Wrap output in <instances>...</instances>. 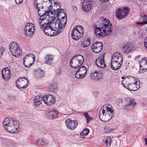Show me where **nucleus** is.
Wrapping results in <instances>:
<instances>
[{"mask_svg": "<svg viewBox=\"0 0 147 147\" xmlns=\"http://www.w3.org/2000/svg\"><path fill=\"white\" fill-rule=\"evenodd\" d=\"M112 30L113 27L111 23L109 20L105 18L102 19L99 27L96 26L94 27L95 34L98 37L111 34Z\"/></svg>", "mask_w": 147, "mask_h": 147, "instance_id": "f257e3e1", "label": "nucleus"}, {"mask_svg": "<svg viewBox=\"0 0 147 147\" xmlns=\"http://www.w3.org/2000/svg\"><path fill=\"white\" fill-rule=\"evenodd\" d=\"M3 124L5 129L8 132L15 133L19 131V122L14 119L6 118Z\"/></svg>", "mask_w": 147, "mask_h": 147, "instance_id": "f03ea898", "label": "nucleus"}, {"mask_svg": "<svg viewBox=\"0 0 147 147\" xmlns=\"http://www.w3.org/2000/svg\"><path fill=\"white\" fill-rule=\"evenodd\" d=\"M113 109L110 105L104 106L100 109L99 112V117L100 120L104 122L110 120L113 115Z\"/></svg>", "mask_w": 147, "mask_h": 147, "instance_id": "7ed1b4c3", "label": "nucleus"}, {"mask_svg": "<svg viewBox=\"0 0 147 147\" xmlns=\"http://www.w3.org/2000/svg\"><path fill=\"white\" fill-rule=\"evenodd\" d=\"M123 58L122 54L118 52L115 53L111 58V67L114 70L119 69L123 63Z\"/></svg>", "mask_w": 147, "mask_h": 147, "instance_id": "20e7f679", "label": "nucleus"}, {"mask_svg": "<svg viewBox=\"0 0 147 147\" xmlns=\"http://www.w3.org/2000/svg\"><path fill=\"white\" fill-rule=\"evenodd\" d=\"M9 50L12 55L17 57H19L22 53L20 45L15 42H11L10 44Z\"/></svg>", "mask_w": 147, "mask_h": 147, "instance_id": "39448f33", "label": "nucleus"}, {"mask_svg": "<svg viewBox=\"0 0 147 147\" xmlns=\"http://www.w3.org/2000/svg\"><path fill=\"white\" fill-rule=\"evenodd\" d=\"M84 32L83 28L82 26H76L72 30L71 34L72 37L74 40H77L82 36Z\"/></svg>", "mask_w": 147, "mask_h": 147, "instance_id": "423d86ee", "label": "nucleus"}, {"mask_svg": "<svg viewBox=\"0 0 147 147\" xmlns=\"http://www.w3.org/2000/svg\"><path fill=\"white\" fill-rule=\"evenodd\" d=\"M35 60V56L32 54L27 55L24 57L23 60L24 65L26 67H29L34 63Z\"/></svg>", "mask_w": 147, "mask_h": 147, "instance_id": "0eeeda50", "label": "nucleus"}, {"mask_svg": "<svg viewBox=\"0 0 147 147\" xmlns=\"http://www.w3.org/2000/svg\"><path fill=\"white\" fill-rule=\"evenodd\" d=\"M28 81L25 77H21L18 79L16 82L17 87L21 89L25 88L27 87Z\"/></svg>", "mask_w": 147, "mask_h": 147, "instance_id": "6e6552de", "label": "nucleus"}, {"mask_svg": "<svg viewBox=\"0 0 147 147\" xmlns=\"http://www.w3.org/2000/svg\"><path fill=\"white\" fill-rule=\"evenodd\" d=\"M56 101L55 97L50 95L43 96V101L47 106H51L54 104Z\"/></svg>", "mask_w": 147, "mask_h": 147, "instance_id": "1a4fd4ad", "label": "nucleus"}, {"mask_svg": "<svg viewBox=\"0 0 147 147\" xmlns=\"http://www.w3.org/2000/svg\"><path fill=\"white\" fill-rule=\"evenodd\" d=\"M128 11V9L126 7L122 9H119L116 12V16L117 18L121 19L125 18L127 16Z\"/></svg>", "mask_w": 147, "mask_h": 147, "instance_id": "9d476101", "label": "nucleus"}, {"mask_svg": "<svg viewBox=\"0 0 147 147\" xmlns=\"http://www.w3.org/2000/svg\"><path fill=\"white\" fill-rule=\"evenodd\" d=\"M34 31V25L32 23H28L26 24L24 31L27 36H31Z\"/></svg>", "mask_w": 147, "mask_h": 147, "instance_id": "9b49d317", "label": "nucleus"}, {"mask_svg": "<svg viewBox=\"0 0 147 147\" xmlns=\"http://www.w3.org/2000/svg\"><path fill=\"white\" fill-rule=\"evenodd\" d=\"M65 123L67 127L71 130L75 129L78 124L77 121L72 120L70 119H67L65 121Z\"/></svg>", "mask_w": 147, "mask_h": 147, "instance_id": "f8f14e48", "label": "nucleus"}, {"mask_svg": "<svg viewBox=\"0 0 147 147\" xmlns=\"http://www.w3.org/2000/svg\"><path fill=\"white\" fill-rule=\"evenodd\" d=\"M126 88L129 90L135 91L138 89L140 88V82L138 80L135 81L134 82L128 85Z\"/></svg>", "mask_w": 147, "mask_h": 147, "instance_id": "ddd939ff", "label": "nucleus"}, {"mask_svg": "<svg viewBox=\"0 0 147 147\" xmlns=\"http://www.w3.org/2000/svg\"><path fill=\"white\" fill-rule=\"evenodd\" d=\"M103 48V44L100 42H97L93 44L91 46L92 51L95 53H99Z\"/></svg>", "mask_w": 147, "mask_h": 147, "instance_id": "4468645a", "label": "nucleus"}, {"mask_svg": "<svg viewBox=\"0 0 147 147\" xmlns=\"http://www.w3.org/2000/svg\"><path fill=\"white\" fill-rule=\"evenodd\" d=\"M122 50L124 53H129L134 49V47L131 42H128L123 45L122 47Z\"/></svg>", "mask_w": 147, "mask_h": 147, "instance_id": "2eb2a0df", "label": "nucleus"}, {"mask_svg": "<svg viewBox=\"0 0 147 147\" xmlns=\"http://www.w3.org/2000/svg\"><path fill=\"white\" fill-rule=\"evenodd\" d=\"M90 77L92 80L98 81L102 79V74L100 71H95L90 74Z\"/></svg>", "mask_w": 147, "mask_h": 147, "instance_id": "dca6fc26", "label": "nucleus"}, {"mask_svg": "<svg viewBox=\"0 0 147 147\" xmlns=\"http://www.w3.org/2000/svg\"><path fill=\"white\" fill-rule=\"evenodd\" d=\"M2 77L5 80L7 81L10 78L11 73L10 71L7 68L3 69L2 71Z\"/></svg>", "mask_w": 147, "mask_h": 147, "instance_id": "f3484780", "label": "nucleus"}, {"mask_svg": "<svg viewBox=\"0 0 147 147\" xmlns=\"http://www.w3.org/2000/svg\"><path fill=\"white\" fill-rule=\"evenodd\" d=\"M82 5V9L84 11H88L90 10L91 5V2L89 0H85Z\"/></svg>", "mask_w": 147, "mask_h": 147, "instance_id": "a211bd4d", "label": "nucleus"}, {"mask_svg": "<svg viewBox=\"0 0 147 147\" xmlns=\"http://www.w3.org/2000/svg\"><path fill=\"white\" fill-rule=\"evenodd\" d=\"M96 65L98 67L104 68L106 66L104 60L101 58H98L95 61Z\"/></svg>", "mask_w": 147, "mask_h": 147, "instance_id": "6ab92c4d", "label": "nucleus"}, {"mask_svg": "<svg viewBox=\"0 0 147 147\" xmlns=\"http://www.w3.org/2000/svg\"><path fill=\"white\" fill-rule=\"evenodd\" d=\"M140 21L141 22H138L137 23L142 25L147 24V16L144 13H142L140 14Z\"/></svg>", "mask_w": 147, "mask_h": 147, "instance_id": "aec40b11", "label": "nucleus"}, {"mask_svg": "<svg viewBox=\"0 0 147 147\" xmlns=\"http://www.w3.org/2000/svg\"><path fill=\"white\" fill-rule=\"evenodd\" d=\"M45 63L46 64H50L53 63V57L52 55L50 54L46 55L45 57Z\"/></svg>", "mask_w": 147, "mask_h": 147, "instance_id": "412c9836", "label": "nucleus"}, {"mask_svg": "<svg viewBox=\"0 0 147 147\" xmlns=\"http://www.w3.org/2000/svg\"><path fill=\"white\" fill-rule=\"evenodd\" d=\"M140 69L142 71L147 69V58L142 59L140 64Z\"/></svg>", "mask_w": 147, "mask_h": 147, "instance_id": "4be33fe9", "label": "nucleus"}, {"mask_svg": "<svg viewBox=\"0 0 147 147\" xmlns=\"http://www.w3.org/2000/svg\"><path fill=\"white\" fill-rule=\"evenodd\" d=\"M47 115L50 119H54L58 116V112L56 110H53L48 112Z\"/></svg>", "mask_w": 147, "mask_h": 147, "instance_id": "5701e85b", "label": "nucleus"}, {"mask_svg": "<svg viewBox=\"0 0 147 147\" xmlns=\"http://www.w3.org/2000/svg\"><path fill=\"white\" fill-rule=\"evenodd\" d=\"M42 100L43 101V96L41 95L36 96L34 100V105L36 106L39 105L41 104Z\"/></svg>", "mask_w": 147, "mask_h": 147, "instance_id": "b1692460", "label": "nucleus"}, {"mask_svg": "<svg viewBox=\"0 0 147 147\" xmlns=\"http://www.w3.org/2000/svg\"><path fill=\"white\" fill-rule=\"evenodd\" d=\"M111 139L110 137H105L102 140V144L105 146H109L111 144Z\"/></svg>", "mask_w": 147, "mask_h": 147, "instance_id": "393cba45", "label": "nucleus"}, {"mask_svg": "<svg viewBox=\"0 0 147 147\" xmlns=\"http://www.w3.org/2000/svg\"><path fill=\"white\" fill-rule=\"evenodd\" d=\"M72 58L76 59L77 61H78L79 65H81L83 63L84 59L83 57L80 55H77L74 56Z\"/></svg>", "mask_w": 147, "mask_h": 147, "instance_id": "a878e982", "label": "nucleus"}, {"mask_svg": "<svg viewBox=\"0 0 147 147\" xmlns=\"http://www.w3.org/2000/svg\"><path fill=\"white\" fill-rule=\"evenodd\" d=\"M70 65L71 67L74 68H76L81 65H79L78 61H76V59L72 57L70 61Z\"/></svg>", "mask_w": 147, "mask_h": 147, "instance_id": "bb28decb", "label": "nucleus"}, {"mask_svg": "<svg viewBox=\"0 0 147 147\" xmlns=\"http://www.w3.org/2000/svg\"><path fill=\"white\" fill-rule=\"evenodd\" d=\"M57 20L58 21L59 23L60 24V27L63 29L66 24L67 21L66 18L62 17L61 19L59 18V20Z\"/></svg>", "mask_w": 147, "mask_h": 147, "instance_id": "cd10ccee", "label": "nucleus"}, {"mask_svg": "<svg viewBox=\"0 0 147 147\" xmlns=\"http://www.w3.org/2000/svg\"><path fill=\"white\" fill-rule=\"evenodd\" d=\"M48 141L46 139H39L35 141V144L39 146H42L47 144Z\"/></svg>", "mask_w": 147, "mask_h": 147, "instance_id": "c85d7f7f", "label": "nucleus"}, {"mask_svg": "<svg viewBox=\"0 0 147 147\" xmlns=\"http://www.w3.org/2000/svg\"><path fill=\"white\" fill-rule=\"evenodd\" d=\"M52 31L50 28L49 26L46 25V27H44L43 30V31L48 36H52L53 35V33H55L54 32H53V34L51 32V31Z\"/></svg>", "mask_w": 147, "mask_h": 147, "instance_id": "c756f323", "label": "nucleus"}, {"mask_svg": "<svg viewBox=\"0 0 147 147\" xmlns=\"http://www.w3.org/2000/svg\"><path fill=\"white\" fill-rule=\"evenodd\" d=\"M55 22V26L56 27V28H57V31L55 32V33H53L54 35H56L59 34L60 32H61L62 31L63 29L60 27V25L59 24L58 22V21L57 20Z\"/></svg>", "mask_w": 147, "mask_h": 147, "instance_id": "7c9ffc66", "label": "nucleus"}, {"mask_svg": "<svg viewBox=\"0 0 147 147\" xmlns=\"http://www.w3.org/2000/svg\"><path fill=\"white\" fill-rule=\"evenodd\" d=\"M90 40L88 38L84 40L81 42V46L84 48L87 47L90 45Z\"/></svg>", "mask_w": 147, "mask_h": 147, "instance_id": "2f4dec72", "label": "nucleus"}, {"mask_svg": "<svg viewBox=\"0 0 147 147\" xmlns=\"http://www.w3.org/2000/svg\"><path fill=\"white\" fill-rule=\"evenodd\" d=\"M82 115L85 118L87 123H88L89 121L93 119L92 117L87 112L83 113Z\"/></svg>", "mask_w": 147, "mask_h": 147, "instance_id": "473e14b6", "label": "nucleus"}, {"mask_svg": "<svg viewBox=\"0 0 147 147\" xmlns=\"http://www.w3.org/2000/svg\"><path fill=\"white\" fill-rule=\"evenodd\" d=\"M129 102L126 104L125 106V109H127V107L130 106H134L136 104L134 99L130 98L129 100Z\"/></svg>", "mask_w": 147, "mask_h": 147, "instance_id": "72a5a7b5", "label": "nucleus"}, {"mask_svg": "<svg viewBox=\"0 0 147 147\" xmlns=\"http://www.w3.org/2000/svg\"><path fill=\"white\" fill-rule=\"evenodd\" d=\"M78 71H79L80 74L85 75L87 71L86 68L85 66H82L80 67Z\"/></svg>", "mask_w": 147, "mask_h": 147, "instance_id": "f704fd0d", "label": "nucleus"}, {"mask_svg": "<svg viewBox=\"0 0 147 147\" xmlns=\"http://www.w3.org/2000/svg\"><path fill=\"white\" fill-rule=\"evenodd\" d=\"M89 132V130L87 128L84 129L80 133V136L82 137L83 136H87Z\"/></svg>", "mask_w": 147, "mask_h": 147, "instance_id": "c9c22d12", "label": "nucleus"}, {"mask_svg": "<svg viewBox=\"0 0 147 147\" xmlns=\"http://www.w3.org/2000/svg\"><path fill=\"white\" fill-rule=\"evenodd\" d=\"M55 25V21H54L53 22L51 23L50 24H49L48 26L52 30H54L56 32L57 31V28H56Z\"/></svg>", "mask_w": 147, "mask_h": 147, "instance_id": "e433bc0d", "label": "nucleus"}, {"mask_svg": "<svg viewBox=\"0 0 147 147\" xmlns=\"http://www.w3.org/2000/svg\"><path fill=\"white\" fill-rule=\"evenodd\" d=\"M85 75L80 74L79 71H77L75 74V76L76 78H83Z\"/></svg>", "mask_w": 147, "mask_h": 147, "instance_id": "4c0bfd02", "label": "nucleus"}, {"mask_svg": "<svg viewBox=\"0 0 147 147\" xmlns=\"http://www.w3.org/2000/svg\"><path fill=\"white\" fill-rule=\"evenodd\" d=\"M38 22L40 26V28L41 29H43V30L44 29V27H46V25L47 26L49 25V24H46L45 22H43L40 21H38Z\"/></svg>", "mask_w": 147, "mask_h": 147, "instance_id": "58836bf2", "label": "nucleus"}, {"mask_svg": "<svg viewBox=\"0 0 147 147\" xmlns=\"http://www.w3.org/2000/svg\"><path fill=\"white\" fill-rule=\"evenodd\" d=\"M37 13L39 16L43 15L45 10L44 8H41L40 9L37 10Z\"/></svg>", "mask_w": 147, "mask_h": 147, "instance_id": "ea45409f", "label": "nucleus"}, {"mask_svg": "<svg viewBox=\"0 0 147 147\" xmlns=\"http://www.w3.org/2000/svg\"><path fill=\"white\" fill-rule=\"evenodd\" d=\"M42 3H38L36 5V7L37 10L40 9L41 8H44L43 6L42 5Z\"/></svg>", "mask_w": 147, "mask_h": 147, "instance_id": "a19ab883", "label": "nucleus"}, {"mask_svg": "<svg viewBox=\"0 0 147 147\" xmlns=\"http://www.w3.org/2000/svg\"><path fill=\"white\" fill-rule=\"evenodd\" d=\"M38 72L39 74L38 76L40 77H42L44 74V71L41 69H38Z\"/></svg>", "mask_w": 147, "mask_h": 147, "instance_id": "79ce46f5", "label": "nucleus"}, {"mask_svg": "<svg viewBox=\"0 0 147 147\" xmlns=\"http://www.w3.org/2000/svg\"><path fill=\"white\" fill-rule=\"evenodd\" d=\"M4 52V49L2 47L0 46V57H1L3 54Z\"/></svg>", "mask_w": 147, "mask_h": 147, "instance_id": "37998d69", "label": "nucleus"}, {"mask_svg": "<svg viewBox=\"0 0 147 147\" xmlns=\"http://www.w3.org/2000/svg\"><path fill=\"white\" fill-rule=\"evenodd\" d=\"M105 132L106 133L110 132L112 131V130L108 127H106L104 128Z\"/></svg>", "mask_w": 147, "mask_h": 147, "instance_id": "c03bdc74", "label": "nucleus"}, {"mask_svg": "<svg viewBox=\"0 0 147 147\" xmlns=\"http://www.w3.org/2000/svg\"><path fill=\"white\" fill-rule=\"evenodd\" d=\"M15 1L17 4H19L23 2V0H15Z\"/></svg>", "mask_w": 147, "mask_h": 147, "instance_id": "a18cd8bd", "label": "nucleus"}, {"mask_svg": "<svg viewBox=\"0 0 147 147\" xmlns=\"http://www.w3.org/2000/svg\"><path fill=\"white\" fill-rule=\"evenodd\" d=\"M144 45L147 49V37H146L144 40Z\"/></svg>", "mask_w": 147, "mask_h": 147, "instance_id": "49530a36", "label": "nucleus"}, {"mask_svg": "<svg viewBox=\"0 0 147 147\" xmlns=\"http://www.w3.org/2000/svg\"><path fill=\"white\" fill-rule=\"evenodd\" d=\"M40 16V20L39 21H41L42 22L45 20V18L44 17V16L43 15H41V16Z\"/></svg>", "mask_w": 147, "mask_h": 147, "instance_id": "de8ad7c7", "label": "nucleus"}, {"mask_svg": "<svg viewBox=\"0 0 147 147\" xmlns=\"http://www.w3.org/2000/svg\"><path fill=\"white\" fill-rule=\"evenodd\" d=\"M49 11H45L44 12V14H43V15L47 16H48L49 15Z\"/></svg>", "mask_w": 147, "mask_h": 147, "instance_id": "09e8293b", "label": "nucleus"}, {"mask_svg": "<svg viewBox=\"0 0 147 147\" xmlns=\"http://www.w3.org/2000/svg\"><path fill=\"white\" fill-rule=\"evenodd\" d=\"M49 1V2H50L51 3H52V0H45L44 1V2H46L47 1ZM35 1H36V2H37V0H35Z\"/></svg>", "mask_w": 147, "mask_h": 147, "instance_id": "8fccbe9b", "label": "nucleus"}, {"mask_svg": "<svg viewBox=\"0 0 147 147\" xmlns=\"http://www.w3.org/2000/svg\"><path fill=\"white\" fill-rule=\"evenodd\" d=\"M73 8L75 11H76L77 10V8L75 6H73Z\"/></svg>", "mask_w": 147, "mask_h": 147, "instance_id": "3c124183", "label": "nucleus"}, {"mask_svg": "<svg viewBox=\"0 0 147 147\" xmlns=\"http://www.w3.org/2000/svg\"><path fill=\"white\" fill-rule=\"evenodd\" d=\"M54 86H55L54 87L53 86L52 89L53 90H55V89L57 88L56 86V84H54Z\"/></svg>", "mask_w": 147, "mask_h": 147, "instance_id": "603ef678", "label": "nucleus"}, {"mask_svg": "<svg viewBox=\"0 0 147 147\" xmlns=\"http://www.w3.org/2000/svg\"><path fill=\"white\" fill-rule=\"evenodd\" d=\"M144 140L145 141V143L147 145V138H145Z\"/></svg>", "mask_w": 147, "mask_h": 147, "instance_id": "864d4df0", "label": "nucleus"}, {"mask_svg": "<svg viewBox=\"0 0 147 147\" xmlns=\"http://www.w3.org/2000/svg\"><path fill=\"white\" fill-rule=\"evenodd\" d=\"M109 0H102V2H106L109 1Z\"/></svg>", "mask_w": 147, "mask_h": 147, "instance_id": "5fc2aeb1", "label": "nucleus"}, {"mask_svg": "<svg viewBox=\"0 0 147 147\" xmlns=\"http://www.w3.org/2000/svg\"><path fill=\"white\" fill-rule=\"evenodd\" d=\"M45 0H37V1H41V2H44V1Z\"/></svg>", "mask_w": 147, "mask_h": 147, "instance_id": "6e6d98bb", "label": "nucleus"}, {"mask_svg": "<svg viewBox=\"0 0 147 147\" xmlns=\"http://www.w3.org/2000/svg\"><path fill=\"white\" fill-rule=\"evenodd\" d=\"M124 84H123V86L125 87V88H126V87H127V86H128V85H126V86L125 85H124Z\"/></svg>", "mask_w": 147, "mask_h": 147, "instance_id": "4d7b16f0", "label": "nucleus"}, {"mask_svg": "<svg viewBox=\"0 0 147 147\" xmlns=\"http://www.w3.org/2000/svg\"><path fill=\"white\" fill-rule=\"evenodd\" d=\"M53 2L55 4H56V2Z\"/></svg>", "mask_w": 147, "mask_h": 147, "instance_id": "13d9d810", "label": "nucleus"}, {"mask_svg": "<svg viewBox=\"0 0 147 147\" xmlns=\"http://www.w3.org/2000/svg\"><path fill=\"white\" fill-rule=\"evenodd\" d=\"M123 77H123V76L122 77V78H121L122 79H123Z\"/></svg>", "mask_w": 147, "mask_h": 147, "instance_id": "bf43d9fd", "label": "nucleus"}, {"mask_svg": "<svg viewBox=\"0 0 147 147\" xmlns=\"http://www.w3.org/2000/svg\"><path fill=\"white\" fill-rule=\"evenodd\" d=\"M146 31L147 32V28H146Z\"/></svg>", "mask_w": 147, "mask_h": 147, "instance_id": "052dcab7", "label": "nucleus"}]
</instances>
